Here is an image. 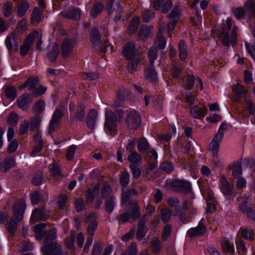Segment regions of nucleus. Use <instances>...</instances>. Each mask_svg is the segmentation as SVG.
<instances>
[{"label": "nucleus", "mask_w": 255, "mask_h": 255, "mask_svg": "<svg viewBox=\"0 0 255 255\" xmlns=\"http://www.w3.org/2000/svg\"><path fill=\"white\" fill-rule=\"evenodd\" d=\"M147 232V229L145 222L143 221H140L138 223L136 237L137 239H141L144 238Z\"/></svg>", "instance_id": "nucleus-35"}, {"label": "nucleus", "mask_w": 255, "mask_h": 255, "mask_svg": "<svg viewBox=\"0 0 255 255\" xmlns=\"http://www.w3.org/2000/svg\"><path fill=\"white\" fill-rule=\"evenodd\" d=\"M195 82V76L192 74H187L183 81V85L185 90L190 91L194 87Z\"/></svg>", "instance_id": "nucleus-26"}, {"label": "nucleus", "mask_w": 255, "mask_h": 255, "mask_svg": "<svg viewBox=\"0 0 255 255\" xmlns=\"http://www.w3.org/2000/svg\"><path fill=\"white\" fill-rule=\"evenodd\" d=\"M208 109L206 107L202 109L197 105L193 106L191 109V114L192 117L196 119H203L205 115L207 114Z\"/></svg>", "instance_id": "nucleus-21"}, {"label": "nucleus", "mask_w": 255, "mask_h": 255, "mask_svg": "<svg viewBox=\"0 0 255 255\" xmlns=\"http://www.w3.org/2000/svg\"><path fill=\"white\" fill-rule=\"evenodd\" d=\"M40 117L38 116L35 117L31 120L30 123V130L32 131H36L38 130L40 124Z\"/></svg>", "instance_id": "nucleus-58"}, {"label": "nucleus", "mask_w": 255, "mask_h": 255, "mask_svg": "<svg viewBox=\"0 0 255 255\" xmlns=\"http://www.w3.org/2000/svg\"><path fill=\"white\" fill-rule=\"evenodd\" d=\"M40 250L43 255H62L63 254L61 246L54 242L44 244Z\"/></svg>", "instance_id": "nucleus-9"}, {"label": "nucleus", "mask_w": 255, "mask_h": 255, "mask_svg": "<svg viewBox=\"0 0 255 255\" xmlns=\"http://www.w3.org/2000/svg\"><path fill=\"white\" fill-rule=\"evenodd\" d=\"M178 49L180 60L183 63H187L189 60L188 46L184 40L180 39L179 41Z\"/></svg>", "instance_id": "nucleus-14"}, {"label": "nucleus", "mask_w": 255, "mask_h": 255, "mask_svg": "<svg viewBox=\"0 0 255 255\" xmlns=\"http://www.w3.org/2000/svg\"><path fill=\"white\" fill-rule=\"evenodd\" d=\"M105 9L109 16H122L124 7L120 0H107Z\"/></svg>", "instance_id": "nucleus-5"}, {"label": "nucleus", "mask_w": 255, "mask_h": 255, "mask_svg": "<svg viewBox=\"0 0 255 255\" xmlns=\"http://www.w3.org/2000/svg\"><path fill=\"white\" fill-rule=\"evenodd\" d=\"M26 207V205L24 201L15 204L13 207V216L12 217L15 218L18 221H22Z\"/></svg>", "instance_id": "nucleus-13"}, {"label": "nucleus", "mask_w": 255, "mask_h": 255, "mask_svg": "<svg viewBox=\"0 0 255 255\" xmlns=\"http://www.w3.org/2000/svg\"><path fill=\"white\" fill-rule=\"evenodd\" d=\"M128 159L130 164L138 165L141 164L142 158L136 151L132 152L128 157Z\"/></svg>", "instance_id": "nucleus-37"}, {"label": "nucleus", "mask_w": 255, "mask_h": 255, "mask_svg": "<svg viewBox=\"0 0 255 255\" xmlns=\"http://www.w3.org/2000/svg\"><path fill=\"white\" fill-rule=\"evenodd\" d=\"M5 44L9 51L16 52L18 50V41L14 33H11L6 37Z\"/></svg>", "instance_id": "nucleus-15"}, {"label": "nucleus", "mask_w": 255, "mask_h": 255, "mask_svg": "<svg viewBox=\"0 0 255 255\" xmlns=\"http://www.w3.org/2000/svg\"><path fill=\"white\" fill-rule=\"evenodd\" d=\"M43 217V213L39 208H36L32 212L30 219L34 222L40 221Z\"/></svg>", "instance_id": "nucleus-47"}, {"label": "nucleus", "mask_w": 255, "mask_h": 255, "mask_svg": "<svg viewBox=\"0 0 255 255\" xmlns=\"http://www.w3.org/2000/svg\"><path fill=\"white\" fill-rule=\"evenodd\" d=\"M16 102L18 107L23 109L31 102V98L28 94L24 93L17 99Z\"/></svg>", "instance_id": "nucleus-24"}, {"label": "nucleus", "mask_w": 255, "mask_h": 255, "mask_svg": "<svg viewBox=\"0 0 255 255\" xmlns=\"http://www.w3.org/2000/svg\"><path fill=\"white\" fill-rule=\"evenodd\" d=\"M126 91L124 89H120L116 94V101L115 105L116 107H119L121 106L122 103L124 102L126 98L127 95Z\"/></svg>", "instance_id": "nucleus-39"}, {"label": "nucleus", "mask_w": 255, "mask_h": 255, "mask_svg": "<svg viewBox=\"0 0 255 255\" xmlns=\"http://www.w3.org/2000/svg\"><path fill=\"white\" fill-rule=\"evenodd\" d=\"M105 8L104 4L100 2H96L90 11V16H98Z\"/></svg>", "instance_id": "nucleus-38"}, {"label": "nucleus", "mask_w": 255, "mask_h": 255, "mask_svg": "<svg viewBox=\"0 0 255 255\" xmlns=\"http://www.w3.org/2000/svg\"><path fill=\"white\" fill-rule=\"evenodd\" d=\"M59 52L58 46H54L47 53V57L49 60L52 62H55L57 59Z\"/></svg>", "instance_id": "nucleus-40"}, {"label": "nucleus", "mask_w": 255, "mask_h": 255, "mask_svg": "<svg viewBox=\"0 0 255 255\" xmlns=\"http://www.w3.org/2000/svg\"><path fill=\"white\" fill-rule=\"evenodd\" d=\"M68 200V196L65 194L60 195L57 202L58 207L60 209H63Z\"/></svg>", "instance_id": "nucleus-64"}, {"label": "nucleus", "mask_w": 255, "mask_h": 255, "mask_svg": "<svg viewBox=\"0 0 255 255\" xmlns=\"http://www.w3.org/2000/svg\"><path fill=\"white\" fill-rule=\"evenodd\" d=\"M126 111L121 109L115 110V113L112 111H106L105 113V128L109 131H113L116 129L117 122H120L126 115Z\"/></svg>", "instance_id": "nucleus-4"}, {"label": "nucleus", "mask_w": 255, "mask_h": 255, "mask_svg": "<svg viewBox=\"0 0 255 255\" xmlns=\"http://www.w3.org/2000/svg\"><path fill=\"white\" fill-rule=\"evenodd\" d=\"M138 165L130 164L129 168L131 171L133 178L134 179H138L141 176V169L137 166Z\"/></svg>", "instance_id": "nucleus-54"}, {"label": "nucleus", "mask_w": 255, "mask_h": 255, "mask_svg": "<svg viewBox=\"0 0 255 255\" xmlns=\"http://www.w3.org/2000/svg\"><path fill=\"white\" fill-rule=\"evenodd\" d=\"M39 82L37 77H29L26 81L28 90H34Z\"/></svg>", "instance_id": "nucleus-57"}, {"label": "nucleus", "mask_w": 255, "mask_h": 255, "mask_svg": "<svg viewBox=\"0 0 255 255\" xmlns=\"http://www.w3.org/2000/svg\"><path fill=\"white\" fill-rule=\"evenodd\" d=\"M42 195L38 190L33 191L30 195L31 202L33 205H37L41 201Z\"/></svg>", "instance_id": "nucleus-49"}, {"label": "nucleus", "mask_w": 255, "mask_h": 255, "mask_svg": "<svg viewBox=\"0 0 255 255\" xmlns=\"http://www.w3.org/2000/svg\"><path fill=\"white\" fill-rule=\"evenodd\" d=\"M150 244L153 252L155 254H158L162 248L160 242L158 238L156 237L152 238Z\"/></svg>", "instance_id": "nucleus-44"}, {"label": "nucleus", "mask_w": 255, "mask_h": 255, "mask_svg": "<svg viewBox=\"0 0 255 255\" xmlns=\"http://www.w3.org/2000/svg\"><path fill=\"white\" fill-rule=\"evenodd\" d=\"M155 0L153 6L157 11H161L162 13L166 14L171 8L170 14L167 16H181L183 9L181 5H173L171 0Z\"/></svg>", "instance_id": "nucleus-3"}, {"label": "nucleus", "mask_w": 255, "mask_h": 255, "mask_svg": "<svg viewBox=\"0 0 255 255\" xmlns=\"http://www.w3.org/2000/svg\"><path fill=\"white\" fill-rule=\"evenodd\" d=\"M126 111V114H127L126 123L128 126L132 129H137L141 123V117L140 114L133 109L130 110L129 113Z\"/></svg>", "instance_id": "nucleus-8"}, {"label": "nucleus", "mask_w": 255, "mask_h": 255, "mask_svg": "<svg viewBox=\"0 0 255 255\" xmlns=\"http://www.w3.org/2000/svg\"><path fill=\"white\" fill-rule=\"evenodd\" d=\"M18 122V116L14 112H11L7 119V124L12 127H16Z\"/></svg>", "instance_id": "nucleus-51"}, {"label": "nucleus", "mask_w": 255, "mask_h": 255, "mask_svg": "<svg viewBox=\"0 0 255 255\" xmlns=\"http://www.w3.org/2000/svg\"><path fill=\"white\" fill-rule=\"evenodd\" d=\"M97 116V112L94 109H91L87 115L86 123L88 128L91 130H94L95 128Z\"/></svg>", "instance_id": "nucleus-17"}, {"label": "nucleus", "mask_w": 255, "mask_h": 255, "mask_svg": "<svg viewBox=\"0 0 255 255\" xmlns=\"http://www.w3.org/2000/svg\"><path fill=\"white\" fill-rule=\"evenodd\" d=\"M221 190L225 196L235 198L237 196V193L234 191L230 182L225 176H223L221 179Z\"/></svg>", "instance_id": "nucleus-12"}, {"label": "nucleus", "mask_w": 255, "mask_h": 255, "mask_svg": "<svg viewBox=\"0 0 255 255\" xmlns=\"http://www.w3.org/2000/svg\"><path fill=\"white\" fill-rule=\"evenodd\" d=\"M77 148V146L75 144H72L68 147L65 156L68 161H71L74 158Z\"/></svg>", "instance_id": "nucleus-53"}, {"label": "nucleus", "mask_w": 255, "mask_h": 255, "mask_svg": "<svg viewBox=\"0 0 255 255\" xmlns=\"http://www.w3.org/2000/svg\"><path fill=\"white\" fill-rule=\"evenodd\" d=\"M44 183L45 179L42 171H38L33 174L31 180L33 185L38 186Z\"/></svg>", "instance_id": "nucleus-33"}, {"label": "nucleus", "mask_w": 255, "mask_h": 255, "mask_svg": "<svg viewBox=\"0 0 255 255\" xmlns=\"http://www.w3.org/2000/svg\"><path fill=\"white\" fill-rule=\"evenodd\" d=\"M146 79L152 84H155L158 82L157 72L153 66H152L147 69Z\"/></svg>", "instance_id": "nucleus-23"}, {"label": "nucleus", "mask_w": 255, "mask_h": 255, "mask_svg": "<svg viewBox=\"0 0 255 255\" xmlns=\"http://www.w3.org/2000/svg\"><path fill=\"white\" fill-rule=\"evenodd\" d=\"M15 164V159L11 157L5 158L0 162V171L5 173L14 167Z\"/></svg>", "instance_id": "nucleus-18"}, {"label": "nucleus", "mask_w": 255, "mask_h": 255, "mask_svg": "<svg viewBox=\"0 0 255 255\" xmlns=\"http://www.w3.org/2000/svg\"><path fill=\"white\" fill-rule=\"evenodd\" d=\"M4 92L6 98L11 101H13L17 97V93L16 89L12 86H6L5 88Z\"/></svg>", "instance_id": "nucleus-34"}, {"label": "nucleus", "mask_w": 255, "mask_h": 255, "mask_svg": "<svg viewBox=\"0 0 255 255\" xmlns=\"http://www.w3.org/2000/svg\"><path fill=\"white\" fill-rule=\"evenodd\" d=\"M57 237V230L55 228H52L50 230L48 234L46 236L45 238L43 241L44 244L49 243L50 242H53V241Z\"/></svg>", "instance_id": "nucleus-52"}, {"label": "nucleus", "mask_w": 255, "mask_h": 255, "mask_svg": "<svg viewBox=\"0 0 255 255\" xmlns=\"http://www.w3.org/2000/svg\"><path fill=\"white\" fill-rule=\"evenodd\" d=\"M237 26H234L230 36V31H226L222 26L216 24L212 28L211 34L213 36L222 38V43L224 46L229 47L231 45L233 47L237 43Z\"/></svg>", "instance_id": "nucleus-1"}, {"label": "nucleus", "mask_w": 255, "mask_h": 255, "mask_svg": "<svg viewBox=\"0 0 255 255\" xmlns=\"http://www.w3.org/2000/svg\"><path fill=\"white\" fill-rule=\"evenodd\" d=\"M30 128V123L27 120H24L19 125V134L20 135H23L25 134L28 130Z\"/></svg>", "instance_id": "nucleus-59"}, {"label": "nucleus", "mask_w": 255, "mask_h": 255, "mask_svg": "<svg viewBox=\"0 0 255 255\" xmlns=\"http://www.w3.org/2000/svg\"><path fill=\"white\" fill-rule=\"evenodd\" d=\"M116 197L112 195L106 199L105 202V209L108 214H111L116 206Z\"/></svg>", "instance_id": "nucleus-27"}, {"label": "nucleus", "mask_w": 255, "mask_h": 255, "mask_svg": "<svg viewBox=\"0 0 255 255\" xmlns=\"http://www.w3.org/2000/svg\"><path fill=\"white\" fill-rule=\"evenodd\" d=\"M152 36L150 29L146 25H142L138 32V36L140 39L145 40Z\"/></svg>", "instance_id": "nucleus-42"}, {"label": "nucleus", "mask_w": 255, "mask_h": 255, "mask_svg": "<svg viewBox=\"0 0 255 255\" xmlns=\"http://www.w3.org/2000/svg\"><path fill=\"white\" fill-rule=\"evenodd\" d=\"M45 227V226L44 224L35 225L33 227L34 231L40 239H43L46 235Z\"/></svg>", "instance_id": "nucleus-45"}, {"label": "nucleus", "mask_w": 255, "mask_h": 255, "mask_svg": "<svg viewBox=\"0 0 255 255\" xmlns=\"http://www.w3.org/2000/svg\"><path fill=\"white\" fill-rule=\"evenodd\" d=\"M19 222L20 221H17L16 219L12 217L10 218L8 226V231L10 234H15L18 224Z\"/></svg>", "instance_id": "nucleus-50"}, {"label": "nucleus", "mask_w": 255, "mask_h": 255, "mask_svg": "<svg viewBox=\"0 0 255 255\" xmlns=\"http://www.w3.org/2000/svg\"><path fill=\"white\" fill-rule=\"evenodd\" d=\"M174 191L179 193H188L192 191V184L184 179H175L169 184Z\"/></svg>", "instance_id": "nucleus-7"}, {"label": "nucleus", "mask_w": 255, "mask_h": 255, "mask_svg": "<svg viewBox=\"0 0 255 255\" xmlns=\"http://www.w3.org/2000/svg\"><path fill=\"white\" fill-rule=\"evenodd\" d=\"M238 210L247 217L255 221V208L251 204L247 205V203H241L238 206Z\"/></svg>", "instance_id": "nucleus-11"}, {"label": "nucleus", "mask_w": 255, "mask_h": 255, "mask_svg": "<svg viewBox=\"0 0 255 255\" xmlns=\"http://www.w3.org/2000/svg\"><path fill=\"white\" fill-rule=\"evenodd\" d=\"M90 40L95 46H98L101 42V34L99 30L96 27H93L90 33Z\"/></svg>", "instance_id": "nucleus-22"}, {"label": "nucleus", "mask_w": 255, "mask_h": 255, "mask_svg": "<svg viewBox=\"0 0 255 255\" xmlns=\"http://www.w3.org/2000/svg\"><path fill=\"white\" fill-rule=\"evenodd\" d=\"M241 236L245 240L253 241L255 240V234L254 231L250 229L241 228Z\"/></svg>", "instance_id": "nucleus-36"}, {"label": "nucleus", "mask_w": 255, "mask_h": 255, "mask_svg": "<svg viewBox=\"0 0 255 255\" xmlns=\"http://www.w3.org/2000/svg\"><path fill=\"white\" fill-rule=\"evenodd\" d=\"M245 11L249 12L251 15L250 16H255V1L253 0H247L244 4Z\"/></svg>", "instance_id": "nucleus-46"}, {"label": "nucleus", "mask_w": 255, "mask_h": 255, "mask_svg": "<svg viewBox=\"0 0 255 255\" xmlns=\"http://www.w3.org/2000/svg\"><path fill=\"white\" fill-rule=\"evenodd\" d=\"M29 7V3L26 1H22L18 6V16H24Z\"/></svg>", "instance_id": "nucleus-56"}, {"label": "nucleus", "mask_w": 255, "mask_h": 255, "mask_svg": "<svg viewBox=\"0 0 255 255\" xmlns=\"http://www.w3.org/2000/svg\"><path fill=\"white\" fill-rule=\"evenodd\" d=\"M158 49L155 47L151 46L149 48L147 56L151 63H153L154 61L157 59Z\"/></svg>", "instance_id": "nucleus-55"}, {"label": "nucleus", "mask_w": 255, "mask_h": 255, "mask_svg": "<svg viewBox=\"0 0 255 255\" xmlns=\"http://www.w3.org/2000/svg\"><path fill=\"white\" fill-rule=\"evenodd\" d=\"M149 146V143L144 137L139 138L137 141V149L141 153H147Z\"/></svg>", "instance_id": "nucleus-29"}, {"label": "nucleus", "mask_w": 255, "mask_h": 255, "mask_svg": "<svg viewBox=\"0 0 255 255\" xmlns=\"http://www.w3.org/2000/svg\"><path fill=\"white\" fill-rule=\"evenodd\" d=\"M74 46V42L72 39L65 38L61 44V50L63 58H67L71 55Z\"/></svg>", "instance_id": "nucleus-10"}, {"label": "nucleus", "mask_w": 255, "mask_h": 255, "mask_svg": "<svg viewBox=\"0 0 255 255\" xmlns=\"http://www.w3.org/2000/svg\"><path fill=\"white\" fill-rule=\"evenodd\" d=\"M122 54L127 60L130 62L132 72L136 71L140 62V57L135 43L132 41L127 42L123 48Z\"/></svg>", "instance_id": "nucleus-2"}, {"label": "nucleus", "mask_w": 255, "mask_h": 255, "mask_svg": "<svg viewBox=\"0 0 255 255\" xmlns=\"http://www.w3.org/2000/svg\"><path fill=\"white\" fill-rule=\"evenodd\" d=\"M50 170V173L53 177L60 176L61 175V169L60 166L56 163H53L51 165Z\"/></svg>", "instance_id": "nucleus-61"}, {"label": "nucleus", "mask_w": 255, "mask_h": 255, "mask_svg": "<svg viewBox=\"0 0 255 255\" xmlns=\"http://www.w3.org/2000/svg\"><path fill=\"white\" fill-rule=\"evenodd\" d=\"M221 245L224 254H230L233 255L235 253V249L233 243H230L226 237H223L221 240Z\"/></svg>", "instance_id": "nucleus-16"}, {"label": "nucleus", "mask_w": 255, "mask_h": 255, "mask_svg": "<svg viewBox=\"0 0 255 255\" xmlns=\"http://www.w3.org/2000/svg\"><path fill=\"white\" fill-rule=\"evenodd\" d=\"M140 20V17H133L128 24V29L130 32L134 33L137 29Z\"/></svg>", "instance_id": "nucleus-48"}, {"label": "nucleus", "mask_w": 255, "mask_h": 255, "mask_svg": "<svg viewBox=\"0 0 255 255\" xmlns=\"http://www.w3.org/2000/svg\"><path fill=\"white\" fill-rule=\"evenodd\" d=\"M85 116V106L84 103L80 102L77 106L75 117L80 122H83Z\"/></svg>", "instance_id": "nucleus-32"}, {"label": "nucleus", "mask_w": 255, "mask_h": 255, "mask_svg": "<svg viewBox=\"0 0 255 255\" xmlns=\"http://www.w3.org/2000/svg\"><path fill=\"white\" fill-rule=\"evenodd\" d=\"M2 9L3 16H10L13 10L12 3L10 2L5 3Z\"/></svg>", "instance_id": "nucleus-63"}, {"label": "nucleus", "mask_w": 255, "mask_h": 255, "mask_svg": "<svg viewBox=\"0 0 255 255\" xmlns=\"http://www.w3.org/2000/svg\"><path fill=\"white\" fill-rule=\"evenodd\" d=\"M232 176L234 178L241 176L243 174L242 163L240 161L234 162L231 166Z\"/></svg>", "instance_id": "nucleus-28"}, {"label": "nucleus", "mask_w": 255, "mask_h": 255, "mask_svg": "<svg viewBox=\"0 0 255 255\" xmlns=\"http://www.w3.org/2000/svg\"><path fill=\"white\" fill-rule=\"evenodd\" d=\"M45 103L43 99L37 100L33 105L32 110L36 116H39L40 114L45 110Z\"/></svg>", "instance_id": "nucleus-31"}, {"label": "nucleus", "mask_w": 255, "mask_h": 255, "mask_svg": "<svg viewBox=\"0 0 255 255\" xmlns=\"http://www.w3.org/2000/svg\"><path fill=\"white\" fill-rule=\"evenodd\" d=\"M9 143L8 144L7 147V151L8 153H12L16 151L18 147V142L17 139H14L11 141H9Z\"/></svg>", "instance_id": "nucleus-62"}, {"label": "nucleus", "mask_w": 255, "mask_h": 255, "mask_svg": "<svg viewBox=\"0 0 255 255\" xmlns=\"http://www.w3.org/2000/svg\"><path fill=\"white\" fill-rule=\"evenodd\" d=\"M167 43V38L163 37H156L154 41L155 47L158 50H164L165 48Z\"/></svg>", "instance_id": "nucleus-41"}, {"label": "nucleus", "mask_w": 255, "mask_h": 255, "mask_svg": "<svg viewBox=\"0 0 255 255\" xmlns=\"http://www.w3.org/2000/svg\"><path fill=\"white\" fill-rule=\"evenodd\" d=\"M128 211L130 218L134 220L139 219L141 216L140 207L137 203L132 204L131 206L128 208Z\"/></svg>", "instance_id": "nucleus-30"}, {"label": "nucleus", "mask_w": 255, "mask_h": 255, "mask_svg": "<svg viewBox=\"0 0 255 255\" xmlns=\"http://www.w3.org/2000/svg\"><path fill=\"white\" fill-rule=\"evenodd\" d=\"M74 207L78 213H80L84 209V200L82 198H77L74 200Z\"/></svg>", "instance_id": "nucleus-60"}, {"label": "nucleus", "mask_w": 255, "mask_h": 255, "mask_svg": "<svg viewBox=\"0 0 255 255\" xmlns=\"http://www.w3.org/2000/svg\"><path fill=\"white\" fill-rule=\"evenodd\" d=\"M207 232V228L206 226V220L202 218L199 221L196 227H192L188 230L186 236L191 239L202 237L205 236Z\"/></svg>", "instance_id": "nucleus-6"}, {"label": "nucleus", "mask_w": 255, "mask_h": 255, "mask_svg": "<svg viewBox=\"0 0 255 255\" xmlns=\"http://www.w3.org/2000/svg\"><path fill=\"white\" fill-rule=\"evenodd\" d=\"M63 115V112L60 109L57 108L55 109L49 125V128L51 131L53 132L54 131L55 125Z\"/></svg>", "instance_id": "nucleus-20"}, {"label": "nucleus", "mask_w": 255, "mask_h": 255, "mask_svg": "<svg viewBox=\"0 0 255 255\" xmlns=\"http://www.w3.org/2000/svg\"><path fill=\"white\" fill-rule=\"evenodd\" d=\"M130 174L127 170H124L120 176V183L122 187H126L129 183Z\"/></svg>", "instance_id": "nucleus-43"}, {"label": "nucleus", "mask_w": 255, "mask_h": 255, "mask_svg": "<svg viewBox=\"0 0 255 255\" xmlns=\"http://www.w3.org/2000/svg\"><path fill=\"white\" fill-rule=\"evenodd\" d=\"M136 191L134 188L127 189L123 190L121 195V205L124 206L129 200L132 195H136Z\"/></svg>", "instance_id": "nucleus-25"}, {"label": "nucleus", "mask_w": 255, "mask_h": 255, "mask_svg": "<svg viewBox=\"0 0 255 255\" xmlns=\"http://www.w3.org/2000/svg\"><path fill=\"white\" fill-rule=\"evenodd\" d=\"M100 191V185L99 183L96 184L92 189H88L86 192L87 202L88 203H92L95 199V197L99 194Z\"/></svg>", "instance_id": "nucleus-19"}]
</instances>
